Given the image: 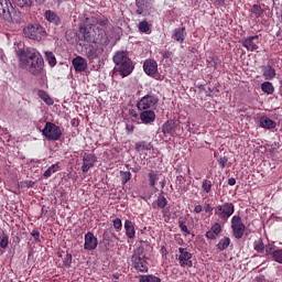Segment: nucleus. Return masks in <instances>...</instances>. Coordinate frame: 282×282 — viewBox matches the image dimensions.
<instances>
[{"instance_id":"nucleus-39","label":"nucleus","mask_w":282,"mask_h":282,"mask_svg":"<svg viewBox=\"0 0 282 282\" xmlns=\"http://www.w3.org/2000/svg\"><path fill=\"white\" fill-rule=\"evenodd\" d=\"M120 177H121L122 184H127V182H129L131 180V172L121 171Z\"/></svg>"},{"instance_id":"nucleus-50","label":"nucleus","mask_w":282,"mask_h":282,"mask_svg":"<svg viewBox=\"0 0 282 282\" xmlns=\"http://www.w3.org/2000/svg\"><path fill=\"white\" fill-rule=\"evenodd\" d=\"M254 250H257L258 252H261V250H263V243L259 242L258 245H256Z\"/></svg>"},{"instance_id":"nucleus-17","label":"nucleus","mask_w":282,"mask_h":282,"mask_svg":"<svg viewBox=\"0 0 282 282\" xmlns=\"http://www.w3.org/2000/svg\"><path fill=\"white\" fill-rule=\"evenodd\" d=\"M261 72L264 80H274L276 78V69L271 65L262 66Z\"/></svg>"},{"instance_id":"nucleus-34","label":"nucleus","mask_w":282,"mask_h":282,"mask_svg":"<svg viewBox=\"0 0 282 282\" xmlns=\"http://www.w3.org/2000/svg\"><path fill=\"white\" fill-rule=\"evenodd\" d=\"M13 2L19 8H30L32 6V0H13Z\"/></svg>"},{"instance_id":"nucleus-27","label":"nucleus","mask_w":282,"mask_h":282,"mask_svg":"<svg viewBox=\"0 0 282 282\" xmlns=\"http://www.w3.org/2000/svg\"><path fill=\"white\" fill-rule=\"evenodd\" d=\"M267 252L269 254H272L273 261H276L278 263H282V249L280 250H273L272 249H267Z\"/></svg>"},{"instance_id":"nucleus-6","label":"nucleus","mask_w":282,"mask_h":282,"mask_svg":"<svg viewBox=\"0 0 282 282\" xmlns=\"http://www.w3.org/2000/svg\"><path fill=\"white\" fill-rule=\"evenodd\" d=\"M215 215L223 221H228V219L235 215V204L224 203L223 205L216 206Z\"/></svg>"},{"instance_id":"nucleus-35","label":"nucleus","mask_w":282,"mask_h":282,"mask_svg":"<svg viewBox=\"0 0 282 282\" xmlns=\"http://www.w3.org/2000/svg\"><path fill=\"white\" fill-rule=\"evenodd\" d=\"M166 204H169V200H166V197L160 195L156 200V206L159 208H166Z\"/></svg>"},{"instance_id":"nucleus-19","label":"nucleus","mask_w":282,"mask_h":282,"mask_svg":"<svg viewBox=\"0 0 282 282\" xmlns=\"http://www.w3.org/2000/svg\"><path fill=\"white\" fill-rule=\"evenodd\" d=\"M160 177H162V174L160 172L151 170L148 173V182L152 188H155L158 186V182H160Z\"/></svg>"},{"instance_id":"nucleus-23","label":"nucleus","mask_w":282,"mask_h":282,"mask_svg":"<svg viewBox=\"0 0 282 282\" xmlns=\"http://www.w3.org/2000/svg\"><path fill=\"white\" fill-rule=\"evenodd\" d=\"M12 3L10 0H0V17H6V14H10V8Z\"/></svg>"},{"instance_id":"nucleus-37","label":"nucleus","mask_w":282,"mask_h":282,"mask_svg":"<svg viewBox=\"0 0 282 282\" xmlns=\"http://www.w3.org/2000/svg\"><path fill=\"white\" fill-rule=\"evenodd\" d=\"M135 151H151V148L147 147L144 141L135 143Z\"/></svg>"},{"instance_id":"nucleus-26","label":"nucleus","mask_w":282,"mask_h":282,"mask_svg":"<svg viewBox=\"0 0 282 282\" xmlns=\"http://www.w3.org/2000/svg\"><path fill=\"white\" fill-rule=\"evenodd\" d=\"M261 89L264 94H268V96H272V94H274V85L270 82L262 83Z\"/></svg>"},{"instance_id":"nucleus-51","label":"nucleus","mask_w":282,"mask_h":282,"mask_svg":"<svg viewBox=\"0 0 282 282\" xmlns=\"http://www.w3.org/2000/svg\"><path fill=\"white\" fill-rule=\"evenodd\" d=\"M228 184L229 186H235L237 184V180H235V177H231L228 180Z\"/></svg>"},{"instance_id":"nucleus-42","label":"nucleus","mask_w":282,"mask_h":282,"mask_svg":"<svg viewBox=\"0 0 282 282\" xmlns=\"http://www.w3.org/2000/svg\"><path fill=\"white\" fill-rule=\"evenodd\" d=\"M10 243L9 238L7 235H3L2 237H0V248H8V245Z\"/></svg>"},{"instance_id":"nucleus-40","label":"nucleus","mask_w":282,"mask_h":282,"mask_svg":"<svg viewBox=\"0 0 282 282\" xmlns=\"http://www.w3.org/2000/svg\"><path fill=\"white\" fill-rule=\"evenodd\" d=\"M139 30H140V32H144V33L149 32L151 30L149 28V22H147V21L140 22L139 23Z\"/></svg>"},{"instance_id":"nucleus-1","label":"nucleus","mask_w":282,"mask_h":282,"mask_svg":"<svg viewBox=\"0 0 282 282\" xmlns=\"http://www.w3.org/2000/svg\"><path fill=\"white\" fill-rule=\"evenodd\" d=\"M108 21L97 17L86 18L85 26L79 29L82 36L79 41L94 45H109V37L104 29Z\"/></svg>"},{"instance_id":"nucleus-46","label":"nucleus","mask_w":282,"mask_h":282,"mask_svg":"<svg viewBox=\"0 0 282 282\" xmlns=\"http://www.w3.org/2000/svg\"><path fill=\"white\" fill-rule=\"evenodd\" d=\"M180 228L182 232H186V235H191V231H188V227L184 223H180Z\"/></svg>"},{"instance_id":"nucleus-24","label":"nucleus","mask_w":282,"mask_h":282,"mask_svg":"<svg viewBox=\"0 0 282 282\" xmlns=\"http://www.w3.org/2000/svg\"><path fill=\"white\" fill-rule=\"evenodd\" d=\"M163 133L164 135H175V122L167 121L163 124Z\"/></svg>"},{"instance_id":"nucleus-8","label":"nucleus","mask_w":282,"mask_h":282,"mask_svg":"<svg viewBox=\"0 0 282 282\" xmlns=\"http://www.w3.org/2000/svg\"><path fill=\"white\" fill-rule=\"evenodd\" d=\"M42 133L43 135H45L47 140H53V141L58 140L63 135V131L61 130V127L52 122H46L44 129L42 130Z\"/></svg>"},{"instance_id":"nucleus-55","label":"nucleus","mask_w":282,"mask_h":282,"mask_svg":"<svg viewBox=\"0 0 282 282\" xmlns=\"http://www.w3.org/2000/svg\"><path fill=\"white\" fill-rule=\"evenodd\" d=\"M58 257H63V252H59V253H58Z\"/></svg>"},{"instance_id":"nucleus-41","label":"nucleus","mask_w":282,"mask_h":282,"mask_svg":"<svg viewBox=\"0 0 282 282\" xmlns=\"http://www.w3.org/2000/svg\"><path fill=\"white\" fill-rule=\"evenodd\" d=\"M210 230L218 237L221 234V225L219 223H215Z\"/></svg>"},{"instance_id":"nucleus-38","label":"nucleus","mask_w":282,"mask_h":282,"mask_svg":"<svg viewBox=\"0 0 282 282\" xmlns=\"http://www.w3.org/2000/svg\"><path fill=\"white\" fill-rule=\"evenodd\" d=\"M72 259H73L72 253H66L63 259V268H70Z\"/></svg>"},{"instance_id":"nucleus-16","label":"nucleus","mask_w":282,"mask_h":282,"mask_svg":"<svg viewBox=\"0 0 282 282\" xmlns=\"http://www.w3.org/2000/svg\"><path fill=\"white\" fill-rule=\"evenodd\" d=\"M258 39H259V35L249 36L245 39V41L242 42V45L246 47V50H248V52H254L259 50V45H257V43L254 42Z\"/></svg>"},{"instance_id":"nucleus-31","label":"nucleus","mask_w":282,"mask_h":282,"mask_svg":"<svg viewBox=\"0 0 282 282\" xmlns=\"http://www.w3.org/2000/svg\"><path fill=\"white\" fill-rule=\"evenodd\" d=\"M59 166L58 163H55L53 165H51L45 172H44V177H52V175H54V173H57Z\"/></svg>"},{"instance_id":"nucleus-2","label":"nucleus","mask_w":282,"mask_h":282,"mask_svg":"<svg viewBox=\"0 0 282 282\" xmlns=\"http://www.w3.org/2000/svg\"><path fill=\"white\" fill-rule=\"evenodd\" d=\"M21 69H26L33 76H39L43 72V55L36 48L17 51Z\"/></svg>"},{"instance_id":"nucleus-48","label":"nucleus","mask_w":282,"mask_h":282,"mask_svg":"<svg viewBox=\"0 0 282 282\" xmlns=\"http://www.w3.org/2000/svg\"><path fill=\"white\" fill-rule=\"evenodd\" d=\"M203 210H205V213H213V206H210V204H205Z\"/></svg>"},{"instance_id":"nucleus-43","label":"nucleus","mask_w":282,"mask_h":282,"mask_svg":"<svg viewBox=\"0 0 282 282\" xmlns=\"http://www.w3.org/2000/svg\"><path fill=\"white\" fill-rule=\"evenodd\" d=\"M31 236L37 243L41 241V231L39 229H33Z\"/></svg>"},{"instance_id":"nucleus-36","label":"nucleus","mask_w":282,"mask_h":282,"mask_svg":"<svg viewBox=\"0 0 282 282\" xmlns=\"http://www.w3.org/2000/svg\"><path fill=\"white\" fill-rule=\"evenodd\" d=\"M112 226L116 232H120L122 230V220L120 218H115L112 220Z\"/></svg>"},{"instance_id":"nucleus-56","label":"nucleus","mask_w":282,"mask_h":282,"mask_svg":"<svg viewBox=\"0 0 282 282\" xmlns=\"http://www.w3.org/2000/svg\"><path fill=\"white\" fill-rule=\"evenodd\" d=\"M129 131V133H133V130H128Z\"/></svg>"},{"instance_id":"nucleus-49","label":"nucleus","mask_w":282,"mask_h":282,"mask_svg":"<svg viewBox=\"0 0 282 282\" xmlns=\"http://www.w3.org/2000/svg\"><path fill=\"white\" fill-rule=\"evenodd\" d=\"M202 210H204V207H203L202 205H196V206L194 207V213H196V214L202 213Z\"/></svg>"},{"instance_id":"nucleus-47","label":"nucleus","mask_w":282,"mask_h":282,"mask_svg":"<svg viewBox=\"0 0 282 282\" xmlns=\"http://www.w3.org/2000/svg\"><path fill=\"white\" fill-rule=\"evenodd\" d=\"M207 239H217V236L214 234V231L210 229L206 232Z\"/></svg>"},{"instance_id":"nucleus-12","label":"nucleus","mask_w":282,"mask_h":282,"mask_svg":"<svg viewBox=\"0 0 282 282\" xmlns=\"http://www.w3.org/2000/svg\"><path fill=\"white\" fill-rule=\"evenodd\" d=\"M94 164H96V155L91 153H84L82 164L83 173H89V169H94Z\"/></svg>"},{"instance_id":"nucleus-10","label":"nucleus","mask_w":282,"mask_h":282,"mask_svg":"<svg viewBox=\"0 0 282 282\" xmlns=\"http://www.w3.org/2000/svg\"><path fill=\"white\" fill-rule=\"evenodd\" d=\"M105 46L107 44H89V46L86 48V55L90 61H96V58L102 56V53L105 52Z\"/></svg>"},{"instance_id":"nucleus-29","label":"nucleus","mask_w":282,"mask_h":282,"mask_svg":"<svg viewBox=\"0 0 282 282\" xmlns=\"http://www.w3.org/2000/svg\"><path fill=\"white\" fill-rule=\"evenodd\" d=\"M39 96L40 98L46 104V105H54V99H52V97H50V95L47 93H45L44 90H40L39 91Z\"/></svg>"},{"instance_id":"nucleus-33","label":"nucleus","mask_w":282,"mask_h":282,"mask_svg":"<svg viewBox=\"0 0 282 282\" xmlns=\"http://www.w3.org/2000/svg\"><path fill=\"white\" fill-rule=\"evenodd\" d=\"M202 188L204 193H210V191H213V182L208 180H203Z\"/></svg>"},{"instance_id":"nucleus-44","label":"nucleus","mask_w":282,"mask_h":282,"mask_svg":"<svg viewBox=\"0 0 282 282\" xmlns=\"http://www.w3.org/2000/svg\"><path fill=\"white\" fill-rule=\"evenodd\" d=\"M218 164L220 167L226 169V165L228 164V158L221 156L218 159Z\"/></svg>"},{"instance_id":"nucleus-25","label":"nucleus","mask_w":282,"mask_h":282,"mask_svg":"<svg viewBox=\"0 0 282 282\" xmlns=\"http://www.w3.org/2000/svg\"><path fill=\"white\" fill-rule=\"evenodd\" d=\"M45 18L50 21V23H54L55 25H58V23H61V19L58 18V15L50 10L45 12Z\"/></svg>"},{"instance_id":"nucleus-20","label":"nucleus","mask_w":282,"mask_h":282,"mask_svg":"<svg viewBox=\"0 0 282 282\" xmlns=\"http://www.w3.org/2000/svg\"><path fill=\"white\" fill-rule=\"evenodd\" d=\"M124 230H126V236L128 239H135V225L133 221L126 219L124 220Z\"/></svg>"},{"instance_id":"nucleus-4","label":"nucleus","mask_w":282,"mask_h":282,"mask_svg":"<svg viewBox=\"0 0 282 282\" xmlns=\"http://www.w3.org/2000/svg\"><path fill=\"white\" fill-rule=\"evenodd\" d=\"M132 265L137 272H149V258L144 252V248H139L132 256Z\"/></svg>"},{"instance_id":"nucleus-3","label":"nucleus","mask_w":282,"mask_h":282,"mask_svg":"<svg viewBox=\"0 0 282 282\" xmlns=\"http://www.w3.org/2000/svg\"><path fill=\"white\" fill-rule=\"evenodd\" d=\"M113 63L116 65L115 70L119 72L123 78L130 76L133 72V62H131V58L124 52H118L113 56Z\"/></svg>"},{"instance_id":"nucleus-9","label":"nucleus","mask_w":282,"mask_h":282,"mask_svg":"<svg viewBox=\"0 0 282 282\" xmlns=\"http://www.w3.org/2000/svg\"><path fill=\"white\" fill-rule=\"evenodd\" d=\"M232 235L236 239H241L246 232V225L241 221V216H234L231 218Z\"/></svg>"},{"instance_id":"nucleus-53","label":"nucleus","mask_w":282,"mask_h":282,"mask_svg":"<svg viewBox=\"0 0 282 282\" xmlns=\"http://www.w3.org/2000/svg\"><path fill=\"white\" fill-rule=\"evenodd\" d=\"M144 12V10H142V8L137 9V14H142Z\"/></svg>"},{"instance_id":"nucleus-28","label":"nucleus","mask_w":282,"mask_h":282,"mask_svg":"<svg viewBox=\"0 0 282 282\" xmlns=\"http://www.w3.org/2000/svg\"><path fill=\"white\" fill-rule=\"evenodd\" d=\"M139 282H162V279L153 274L141 275Z\"/></svg>"},{"instance_id":"nucleus-18","label":"nucleus","mask_w":282,"mask_h":282,"mask_svg":"<svg viewBox=\"0 0 282 282\" xmlns=\"http://www.w3.org/2000/svg\"><path fill=\"white\" fill-rule=\"evenodd\" d=\"M73 67L75 72H85L87 69V59L82 56H77L73 59Z\"/></svg>"},{"instance_id":"nucleus-5","label":"nucleus","mask_w":282,"mask_h":282,"mask_svg":"<svg viewBox=\"0 0 282 282\" xmlns=\"http://www.w3.org/2000/svg\"><path fill=\"white\" fill-rule=\"evenodd\" d=\"M24 35L31 41H43L47 36V32L40 24H31L24 28Z\"/></svg>"},{"instance_id":"nucleus-14","label":"nucleus","mask_w":282,"mask_h":282,"mask_svg":"<svg viewBox=\"0 0 282 282\" xmlns=\"http://www.w3.org/2000/svg\"><path fill=\"white\" fill-rule=\"evenodd\" d=\"M140 120L143 124H151L155 122V111L154 110H140Z\"/></svg>"},{"instance_id":"nucleus-52","label":"nucleus","mask_w":282,"mask_h":282,"mask_svg":"<svg viewBox=\"0 0 282 282\" xmlns=\"http://www.w3.org/2000/svg\"><path fill=\"white\" fill-rule=\"evenodd\" d=\"M159 186L160 188H164V186H166V180L162 178L160 182H159Z\"/></svg>"},{"instance_id":"nucleus-11","label":"nucleus","mask_w":282,"mask_h":282,"mask_svg":"<svg viewBox=\"0 0 282 282\" xmlns=\"http://www.w3.org/2000/svg\"><path fill=\"white\" fill-rule=\"evenodd\" d=\"M178 263L181 268H193V253L186 248H178Z\"/></svg>"},{"instance_id":"nucleus-32","label":"nucleus","mask_w":282,"mask_h":282,"mask_svg":"<svg viewBox=\"0 0 282 282\" xmlns=\"http://www.w3.org/2000/svg\"><path fill=\"white\" fill-rule=\"evenodd\" d=\"M45 58L51 67L56 65V56L52 52H45Z\"/></svg>"},{"instance_id":"nucleus-13","label":"nucleus","mask_w":282,"mask_h":282,"mask_svg":"<svg viewBox=\"0 0 282 282\" xmlns=\"http://www.w3.org/2000/svg\"><path fill=\"white\" fill-rule=\"evenodd\" d=\"M98 248V238L94 236V232L88 231L85 235V243H84V250H96Z\"/></svg>"},{"instance_id":"nucleus-21","label":"nucleus","mask_w":282,"mask_h":282,"mask_svg":"<svg viewBox=\"0 0 282 282\" xmlns=\"http://www.w3.org/2000/svg\"><path fill=\"white\" fill-rule=\"evenodd\" d=\"M172 39L176 41V43H184V40L186 39V29L185 28L175 29L173 31Z\"/></svg>"},{"instance_id":"nucleus-15","label":"nucleus","mask_w":282,"mask_h":282,"mask_svg":"<svg viewBox=\"0 0 282 282\" xmlns=\"http://www.w3.org/2000/svg\"><path fill=\"white\" fill-rule=\"evenodd\" d=\"M143 69L148 76H155V74H158V62L147 59L143 64Z\"/></svg>"},{"instance_id":"nucleus-54","label":"nucleus","mask_w":282,"mask_h":282,"mask_svg":"<svg viewBox=\"0 0 282 282\" xmlns=\"http://www.w3.org/2000/svg\"><path fill=\"white\" fill-rule=\"evenodd\" d=\"M36 1V3H45V0H35Z\"/></svg>"},{"instance_id":"nucleus-30","label":"nucleus","mask_w":282,"mask_h":282,"mask_svg":"<svg viewBox=\"0 0 282 282\" xmlns=\"http://www.w3.org/2000/svg\"><path fill=\"white\" fill-rule=\"evenodd\" d=\"M228 246H230V239L228 237H224L219 240L217 249L224 251L228 248Z\"/></svg>"},{"instance_id":"nucleus-22","label":"nucleus","mask_w":282,"mask_h":282,"mask_svg":"<svg viewBox=\"0 0 282 282\" xmlns=\"http://www.w3.org/2000/svg\"><path fill=\"white\" fill-rule=\"evenodd\" d=\"M260 127L262 129H276V121L270 119L269 117H261Z\"/></svg>"},{"instance_id":"nucleus-45","label":"nucleus","mask_w":282,"mask_h":282,"mask_svg":"<svg viewBox=\"0 0 282 282\" xmlns=\"http://www.w3.org/2000/svg\"><path fill=\"white\" fill-rule=\"evenodd\" d=\"M253 12L256 13V17H261V13L263 12V10L258 4H254Z\"/></svg>"},{"instance_id":"nucleus-7","label":"nucleus","mask_w":282,"mask_h":282,"mask_svg":"<svg viewBox=\"0 0 282 282\" xmlns=\"http://www.w3.org/2000/svg\"><path fill=\"white\" fill-rule=\"evenodd\" d=\"M155 107H158V97L153 95L142 97L137 104L139 111H155Z\"/></svg>"}]
</instances>
